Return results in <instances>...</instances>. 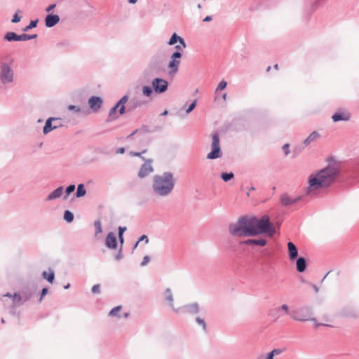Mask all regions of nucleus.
Returning <instances> with one entry per match:
<instances>
[{
  "instance_id": "f257e3e1",
  "label": "nucleus",
  "mask_w": 359,
  "mask_h": 359,
  "mask_svg": "<svg viewBox=\"0 0 359 359\" xmlns=\"http://www.w3.org/2000/svg\"><path fill=\"white\" fill-rule=\"evenodd\" d=\"M339 169V163L331 161L326 168L311 173L307 180L306 194L316 196L320 190L330 187L337 177Z\"/></svg>"
},
{
  "instance_id": "f03ea898",
  "label": "nucleus",
  "mask_w": 359,
  "mask_h": 359,
  "mask_svg": "<svg viewBox=\"0 0 359 359\" xmlns=\"http://www.w3.org/2000/svg\"><path fill=\"white\" fill-rule=\"evenodd\" d=\"M248 221L251 236L261 233H267L272 236L275 233V228L269 222V217L267 215H264L260 219L255 217H248Z\"/></svg>"
},
{
  "instance_id": "7ed1b4c3",
  "label": "nucleus",
  "mask_w": 359,
  "mask_h": 359,
  "mask_svg": "<svg viewBox=\"0 0 359 359\" xmlns=\"http://www.w3.org/2000/svg\"><path fill=\"white\" fill-rule=\"evenodd\" d=\"M177 42H179L180 44L175 46L177 51L170 56L168 65V73L170 75H173L177 72L180 65V58L182 57L180 51H182L186 48V43L184 39L179 36L176 33H174L170 39L168 44L171 46L174 45Z\"/></svg>"
},
{
  "instance_id": "20e7f679",
  "label": "nucleus",
  "mask_w": 359,
  "mask_h": 359,
  "mask_svg": "<svg viewBox=\"0 0 359 359\" xmlns=\"http://www.w3.org/2000/svg\"><path fill=\"white\" fill-rule=\"evenodd\" d=\"M174 185L175 180L172 174L170 172H164L163 175H156L154 178V189L161 196H165L170 194Z\"/></svg>"
},
{
  "instance_id": "39448f33",
  "label": "nucleus",
  "mask_w": 359,
  "mask_h": 359,
  "mask_svg": "<svg viewBox=\"0 0 359 359\" xmlns=\"http://www.w3.org/2000/svg\"><path fill=\"white\" fill-rule=\"evenodd\" d=\"M311 314L312 312L310 308L306 306L301 307L295 310H293L291 312V318L297 321H313L316 323V327H318L320 325L332 327V325L329 323L331 322V320L327 316L325 315L323 318V322L317 323L316 318H312Z\"/></svg>"
},
{
  "instance_id": "423d86ee",
  "label": "nucleus",
  "mask_w": 359,
  "mask_h": 359,
  "mask_svg": "<svg viewBox=\"0 0 359 359\" xmlns=\"http://www.w3.org/2000/svg\"><path fill=\"white\" fill-rule=\"evenodd\" d=\"M248 217L240 218L236 223L229 225V232L234 236H251Z\"/></svg>"
},
{
  "instance_id": "0eeeda50",
  "label": "nucleus",
  "mask_w": 359,
  "mask_h": 359,
  "mask_svg": "<svg viewBox=\"0 0 359 359\" xmlns=\"http://www.w3.org/2000/svg\"><path fill=\"white\" fill-rule=\"evenodd\" d=\"M211 148L212 151L208 154V159H215L222 156V152L219 144V137L217 133H213L211 135Z\"/></svg>"
},
{
  "instance_id": "6e6552de",
  "label": "nucleus",
  "mask_w": 359,
  "mask_h": 359,
  "mask_svg": "<svg viewBox=\"0 0 359 359\" xmlns=\"http://www.w3.org/2000/svg\"><path fill=\"white\" fill-rule=\"evenodd\" d=\"M128 97L127 95L123 96L118 102L111 109L107 121H111L116 119L118 116L117 115V109H118L119 114H123L125 112V104L128 102Z\"/></svg>"
},
{
  "instance_id": "1a4fd4ad",
  "label": "nucleus",
  "mask_w": 359,
  "mask_h": 359,
  "mask_svg": "<svg viewBox=\"0 0 359 359\" xmlns=\"http://www.w3.org/2000/svg\"><path fill=\"white\" fill-rule=\"evenodd\" d=\"M14 79V72L11 67L7 65H2L0 70V81L3 84L12 83Z\"/></svg>"
},
{
  "instance_id": "9d476101",
  "label": "nucleus",
  "mask_w": 359,
  "mask_h": 359,
  "mask_svg": "<svg viewBox=\"0 0 359 359\" xmlns=\"http://www.w3.org/2000/svg\"><path fill=\"white\" fill-rule=\"evenodd\" d=\"M168 86V82L163 79L156 78L152 81V86L154 91L157 93H162L166 91Z\"/></svg>"
},
{
  "instance_id": "9b49d317",
  "label": "nucleus",
  "mask_w": 359,
  "mask_h": 359,
  "mask_svg": "<svg viewBox=\"0 0 359 359\" xmlns=\"http://www.w3.org/2000/svg\"><path fill=\"white\" fill-rule=\"evenodd\" d=\"M154 171L153 167L151 165V161L147 160L145 163L142 165L139 172L138 176L140 178H143L149 175Z\"/></svg>"
},
{
  "instance_id": "f8f14e48",
  "label": "nucleus",
  "mask_w": 359,
  "mask_h": 359,
  "mask_svg": "<svg viewBox=\"0 0 359 359\" xmlns=\"http://www.w3.org/2000/svg\"><path fill=\"white\" fill-rule=\"evenodd\" d=\"M102 104V100L99 97L93 96L88 100L89 107L93 111H97Z\"/></svg>"
},
{
  "instance_id": "ddd939ff",
  "label": "nucleus",
  "mask_w": 359,
  "mask_h": 359,
  "mask_svg": "<svg viewBox=\"0 0 359 359\" xmlns=\"http://www.w3.org/2000/svg\"><path fill=\"white\" fill-rule=\"evenodd\" d=\"M299 198H292L287 194H284L280 196V202L283 205H290L297 203Z\"/></svg>"
},
{
  "instance_id": "4468645a",
  "label": "nucleus",
  "mask_w": 359,
  "mask_h": 359,
  "mask_svg": "<svg viewBox=\"0 0 359 359\" xmlns=\"http://www.w3.org/2000/svg\"><path fill=\"white\" fill-rule=\"evenodd\" d=\"M60 21V18L57 15H48L45 20L46 26L52 27Z\"/></svg>"
},
{
  "instance_id": "2eb2a0df",
  "label": "nucleus",
  "mask_w": 359,
  "mask_h": 359,
  "mask_svg": "<svg viewBox=\"0 0 359 359\" xmlns=\"http://www.w3.org/2000/svg\"><path fill=\"white\" fill-rule=\"evenodd\" d=\"M117 245L116 237L114 233H108L106 238V245L111 249L116 248Z\"/></svg>"
},
{
  "instance_id": "dca6fc26",
  "label": "nucleus",
  "mask_w": 359,
  "mask_h": 359,
  "mask_svg": "<svg viewBox=\"0 0 359 359\" xmlns=\"http://www.w3.org/2000/svg\"><path fill=\"white\" fill-rule=\"evenodd\" d=\"M288 246V251H289V256L290 259H294L297 257L298 252L296 246L292 242H289L287 244Z\"/></svg>"
},
{
  "instance_id": "f3484780",
  "label": "nucleus",
  "mask_w": 359,
  "mask_h": 359,
  "mask_svg": "<svg viewBox=\"0 0 359 359\" xmlns=\"http://www.w3.org/2000/svg\"><path fill=\"white\" fill-rule=\"evenodd\" d=\"M62 193H63V187H60L57 189H56L55 190H54L52 193H50L48 196L47 200L51 201V200L60 198L62 196Z\"/></svg>"
},
{
  "instance_id": "a211bd4d",
  "label": "nucleus",
  "mask_w": 359,
  "mask_h": 359,
  "mask_svg": "<svg viewBox=\"0 0 359 359\" xmlns=\"http://www.w3.org/2000/svg\"><path fill=\"white\" fill-rule=\"evenodd\" d=\"M185 312L191 314H196L199 311V307L197 304H191L184 307Z\"/></svg>"
},
{
  "instance_id": "6ab92c4d",
  "label": "nucleus",
  "mask_w": 359,
  "mask_h": 359,
  "mask_svg": "<svg viewBox=\"0 0 359 359\" xmlns=\"http://www.w3.org/2000/svg\"><path fill=\"white\" fill-rule=\"evenodd\" d=\"M332 118L334 122L339 121H347L349 118V114L336 113L332 116Z\"/></svg>"
},
{
  "instance_id": "aec40b11",
  "label": "nucleus",
  "mask_w": 359,
  "mask_h": 359,
  "mask_svg": "<svg viewBox=\"0 0 359 359\" xmlns=\"http://www.w3.org/2000/svg\"><path fill=\"white\" fill-rule=\"evenodd\" d=\"M53 120H54L53 118H50L46 121V124L43 127V133L44 134H47L48 133L51 131L53 129L57 128L56 126H52L51 122Z\"/></svg>"
},
{
  "instance_id": "412c9836",
  "label": "nucleus",
  "mask_w": 359,
  "mask_h": 359,
  "mask_svg": "<svg viewBox=\"0 0 359 359\" xmlns=\"http://www.w3.org/2000/svg\"><path fill=\"white\" fill-rule=\"evenodd\" d=\"M18 38L19 35L13 32H7L4 36V39L8 41H19Z\"/></svg>"
},
{
  "instance_id": "4be33fe9",
  "label": "nucleus",
  "mask_w": 359,
  "mask_h": 359,
  "mask_svg": "<svg viewBox=\"0 0 359 359\" xmlns=\"http://www.w3.org/2000/svg\"><path fill=\"white\" fill-rule=\"evenodd\" d=\"M165 299L170 302V306L175 309V311H178L180 310V307H175L172 304V296L171 294V291L170 289H167L165 293Z\"/></svg>"
},
{
  "instance_id": "5701e85b",
  "label": "nucleus",
  "mask_w": 359,
  "mask_h": 359,
  "mask_svg": "<svg viewBox=\"0 0 359 359\" xmlns=\"http://www.w3.org/2000/svg\"><path fill=\"white\" fill-rule=\"evenodd\" d=\"M247 244H255L261 246H264L266 243V240L264 239H254V240H248L246 241Z\"/></svg>"
},
{
  "instance_id": "b1692460",
  "label": "nucleus",
  "mask_w": 359,
  "mask_h": 359,
  "mask_svg": "<svg viewBox=\"0 0 359 359\" xmlns=\"http://www.w3.org/2000/svg\"><path fill=\"white\" fill-rule=\"evenodd\" d=\"M319 135L317 132H313L310 135L304 140L306 144H310L311 142L316 140L318 137Z\"/></svg>"
},
{
  "instance_id": "393cba45",
  "label": "nucleus",
  "mask_w": 359,
  "mask_h": 359,
  "mask_svg": "<svg viewBox=\"0 0 359 359\" xmlns=\"http://www.w3.org/2000/svg\"><path fill=\"white\" fill-rule=\"evenodd\" d=\"M306 266V259L303 257H299L297 260V269H305Z\"/></svg>"
},
{
  "instance_id": "a878e982",
  "label": "nucleus",
  "mask_w": 359,
  "mask_h": 359,
  "mask_svg": "<svg viewBox=\"0 0 359 359\" xmlns=\"http://www.w3.org/2000/svg\"><path fill=\"white\" fill-rule=\"evenodd\" d=\"M43 276L50 283H53L55 278L54 273L52 271H50L48 273L44 271L43 273Z\"/></svg>"
},
{
  "instance_id": "bb28decb",
  "label": "nucleus",
  "mask_w": 359,
  "mask_h": 359,
  "mask_svg": "<svg viewBox=\"0 0 359 359\" xmlns=\"http://www.w3.org/2000/svg\"><path fill=\"white\" fill-rule=\"evenodd\" d=\"M86 191L84 188V186L81 184L77 187V191H76V196L77 197H82L86 194Z\"/></svg>"
},
{
  "instance_id": "cd10ccee",
  "label": "nucleus",
  "mask_w": 359,
  "mask_h": 359,
  "mask_svg": "<svg viewBox=\"0 0 359 359\" xmlns=\"http://www.w3.org/2000/svg\"><path fill=\"white\" fill-rule=\"evenodd\" d=\"M153 91H152V89L151 87L149 86H143L142 88V93L147 96V97H149L151 95Z\"/></svg>"
},
{
  "instance_id": "c85d7f7f",
  "label": "nucleus",
  "mask_w": 359,
  "mask_h": 359,
  "mask_svg": "<svg viewBox=\"0 0 359 359\" xmlns=\"http://www.w3.org/2000/svg\"><path fill=\"white\" fill-rule=\"evenodd\" d=\"M64 219L67 222H71L74 219V215L70 211L66 210L64 214Z\"/></svg>"
},
{
  "instance_id": "c756f323",
  "label": "nucleus",
  "mask_w": 359,
  "mask_h": 359,
  "mask_svg": "<svg viewBox=\"0 0 359 359\" xmlns=\"http://www.w3.org/2000/svg\"><path fill=\"white\" fill-rule=\"evenodd\" d=\"M233 172H229V173H222L221 177L222 178V180L224 181V182H228L229 180H231L232 178H233Z\"/></svg>"
},
{
  "instance_id": "7c9ffc66",
  "label": "nucleus",
  "mask_w": 359,
  "mask_h": 359,
  "mask_svg": "<svg viewBox=\"0 0 359 359\" xmlns=\"http://www.w3.org/2000/svg\"><path fill=\"white\" fill-rule=\"evenodd\" d=\"M121 310V306H117L111 309L109 313L110 316H116Z\"/></svg>"
},
{
  "instance_id": "2f4dec72",
  "label": "nucleus",
  "mask_w": 359,
  "mask_h": 359,
  "mask_svg": "<svg viewBox=\"0 0 359 359\" xmlns=\"http://www.w3.org/2000/svg\"><path fill=\"white\" fill-rule=\"evenodd\" d=\"M13 300L15 304H20L23 301V299L19 293H15L13 297Z\"/></svg>"
},
{
  "instance_id": "473e14b6",
  "label": "nucleus",
  "mask_w": 359,
  "mask_h": 359,
  "mask_svg": "<svg viewBox=\"0 0 359 359\" xmlns=\"http://www.w3.org/2000/svg\"><path fill=\"white\" fill-rule=\"evenodd\" d=\"M94 226L95 227V234L102 233V226L101 222L100 221H95L94 223Z\"/></svg>"
},
{
  "instance_id": "72a5a7b5",
  "label": "nucleus",
  "mask_w": 359,
  "mask_h": 359,
  "mask_svg": "<svg viewBox=\"0 0 359 359\" xmlns=\"http://www.w3.org/2000/svg\"><path fill=\"white\" fill-rule=\"evenodd\" d=\"M280 353V351L279 350H278V349H273V351H271L269 353V355H268V356H267L266 359H273L274 355H278V354H279Z\"/></svg>"
},
{
  "instance_id": "f704fd0d",
  "label": "nucleus",
  "mask_w": 359,
  "mask_h": 359,
  "mask_svg": "<svg viewBox=\"0 0 359 359\" xmlns=\"http://www.w3.org/2000/svg\"><path fill=\"white\" fill-rule=\"evenodd\" d=\"M37 20H33V21H31V22L29 23V25L28 26H27L25 28H24V31L25 32H27L28 31L29 29H32V28H34L35 27H36V25H37Z\"/></svg>"
},
{
  "instance_id": "c9c22d12",
  "label": "nucleus",
  "mask_w": 359,
  "mask_h": 359,
  "mask_svg": "<svg viewBox=\"0 0 359 359\" xmlns=\"http://www.w3.org/2000/svg\"><path fill=\"white\" fill-rule=\"evenodd\" d=\"M279 309H281L283 311H284L285 314H290L291 316V312L290 311L289 306L287 304H282Z\"/></svg>"
},
{
  "instance_id": "e433bc0d",
  "label": "nucleus",
  "mask_w": 359,
  "mask_h": 359,
  "mask_svg": "<svg viewBox=\"0 0 359 359\" xmlns=\"http://www.w3.org/2000/svg\"><path fill=\"white\" fill-rule=\"evenodd\" d=\"M196 320L198 325L202 326V327L204 330H206V323L203 319H202L201 318H196Z\"/></svg>"
},
{
  "instance_id": "4c0bfd02",
  "label": "nucleus",
  "mask_w": 359,
  "mask_h": 359,
  "mask_svg": "<svg viewBox=\"0 0 359 359\" xmlns=\"http://www.w3.org/2000/svg\"><path fill=\"white\" fill-rule=\"evenodd\" d=\"M226 86H227V83H226L225 81H222L219 83V85H218V86H217V88L216 90H224V89L226 87Z\"/></svg>"
},
{
  "instance_id": "58836bf2",
  "label": "nucleus",
  "mask_w": 359,
  "mask_h": 359,
  "mask_svg": "<svg viewBox=\"0 0 359 359\" xmlns=\"http://www.w3.org/2000/svg\"><path fill=\"white\" fill-rule=\"evenodd\" d=\"M92 292L95 294L100 293V285L97 284V285H93L92 287Z\"/></svg>"
},
{
  "instance_id": "ea45409f",
  "label": "nucleus",
  "mask_w": 359,
  "mask_h": 359,
  "mask_svg": "<svg viewBox=\"0 0 359 359\" xmlns=\"http://www.w3.org/2000/svg\"><path fill=\"white\" fill-rule=\"evenodd\" d=\"M19 41H27L29 40V35L27 34H22L19 35Z\"/></svg>"
},
{
  "instance_id": "a19ab883",
  "label": "nucleus",
  "mask_w": 359,
  "mask_h": 359,
  "mask_svg": "<svg viewBox=\"0 0 359 359\" xmlns=\"http://www.w3.org/2000/svg\"><path fill=\"white\" fill-rule=\"evenodd\" d=\"M18 12H17L14 16H13V18L12 19V22L13 23H17L18 22L20 21V19H21V17L18 15Z\"/></svg>"
},
{
  "instance_id": "79ce46f5",
  "label": "nucleus",
  "mask_w": 359,
  "mask_h": 359,
  "mask_svg": "<svg viewBox=\"0 0 359 359\" xmlns=\"http://www.w3.org/2000/svg\"><path fill=\"white\" fill-rule=\"evenodd\" d=\"M126 230V228H122V227H119L118 229V236H119V239L121 241V243H123V231Z\"/></svg>"
},
{
  "instance_id": "37998d69",
  "label": "nucleus",
  "mask_w": 359,
  "mask_h": 359,
  "mask_svg": "<svg viewBox=\"0 0 359 359\" xmlns=\"http://www.w3.org/2000/svg\"><path fill=\"white\" fill-rule=\"evenodd\" d=\"M150 257L149 256H145L144 258H143V260L142 262V264L141 265L142 266L147 265L149 262H150Z\"/></svg>"
},
{
  "instance_id": "c03bdc74",
  "label": "nucleus",
  "mask_w": 359,
  "mask_h": 359,
  "mask_svg": "<svg viewBox=\"0 0 359 359\" xmlns=\"http://www.w3.org/2000/svg\"><path fill=\"white\" fill-rule=\"evenodd\" d=\"M74 189H75V186L74 185H69L66 189L67 194L69 195L70 193L73 192L74 191Z\"/></svg>"
},
{
  "instance_id": "a18cd8bd",
  "label": "nucleus",
  "mask_w": 359,
  "mask_h": 359,
  "mask_svg": "<svg viewBox=\"0 0 359 359\" xmlns=\"http://www.w3.org/2000/svg\"><path fill=\"white\" fill-rule=\"evenodd\" d=\"M196 101H194V102H192V103L189 105V108L187 109V114L190 113V112H191V111L195 108V107H196Z\"/></svg>"
},
{
  "instance_id": "49530a36",
  "label": "nucleus",
  "mask_w": 359,
  "mask_h": 359,
  "mask_svg": "<svg viewBox=\"0 0 359 359\" xmlns=\"http://www.w3.org/2000/svg\"><path fill=\"white\" fill-rule=\"evenodd\" d=\"M289 147H290L289 144H285L283 147V150L284 151V152L286 155H287L290 153Z\"/></svg>"
},
{
  "instance_id": "de8ad7c7",
  "label": "nucleus",
  "mask_w": 359,
  "mask_h": 359,
  "mask_svg": "<svg viewBox=\"0 0 359 359\" xmlns=\"http://www.w3.org/2000/svg\"><path fill=\"white\" fill-rule=\"evenodd\" d=\"M145 241V242H146V243H148V242H149V239H148V238H147L146 236L143 235V236H142L140 238L139 241H138L137 242V243H136V245H138V243H139L140 241Z\"/></svg>"
},
{
  "instance_id": "09e8293b",
  "label": "nucleus",
  "mask_w": 359,
  "mask_h": 359,
  "mask_svg": "<svg viewBox=\"0 0 359 359\" xmlns=\"http://www.w3.org/2000/svg\"><path fill=\"white\" fill-rule=\"evenodd\" d=\"M47 292H48V290H47L46 288H43V289L42 290V292H41V297L40 300H41V299L43 298V296H45V295L46 294Z\"/></svg>"
},
{
  "instance_id": "8fccbe9b",
  "label": "nucleus",
  "mask_w": 359,
  "mask_h": 359,
  "mask_svg": "<svg viewBox=\"0 0 359 359\" xmlns=\"http://www.w3.org/2000/svg\"><path fill=\"white\" fill-rule=\"evenodd\" d=\"M55 7V4H53V5H50L46 9V11L47 12H50L52 9H53Z\"/></svg>"
},
{
  "instance_id": "3c124183",
  "label": "nucleus",
  "mask_w": 359,
  "mask_h": 359,
  "mask_svg": "<svg viewBox=\"0 0 359 359\" xmlns=\"http://www.w3.org/2000/svg\"><path fill=\"white\" fill-rule=\"evenodd\" d=\"M144 152H146V149L142 151V153H144ZM141 154H142V152L141 153L131 152V155L134 156H140Z\"/></svg>"
},
{
  "instance_id": "603ef678",
  "label": "nucleus",
  "mask_w": 359,
  "mask_h": 359,
  "mask_svg": "<svg viewBox=\"0 0 359 359\" xmlns=\"http://www.w3.org/2000/svg\"><path fill=\"white\" fill-rule=\"evenodd\" d=\"M212 20L211 16H207L203 19V22H209Z\"/></svg>"
},
{
  "instance_id": "864d4df0",
  "label": "nucleus",
  "mask_w": 359,
  "mask_h": 359,
  "mask_svg": "<svg viewBox=\"0 0 359 359\" xmlns=\"http://www.w3.org/2000/svg\"><path fill=\"white\" fill-rule=\"evenodd\" d=\"M3 297H8L10 298H13V295H12L11 293H7V294L3 295Z\"/></svg>"
},
{
  "instance_id": "5fc2aeb1",
  "label": "nucleus",
  "mask_w": 359,
  "mask_h": 359,
  "mask_svg": "<svg viewBox=\"0 0 359 359\" xmlns=\"http://www.w3.org/2000/svg\"><path fill=\"white\" fill-rule=\"evenodd\" d=\"M36 36H37V35H36V34L29 35V40H30V39H35V38H36Z\"/></svg>"
},
{
  "instance_id": "6e6d98bb",
  "label": "nucleus",
  "mask_w": 359,
  "mask_h": 359,
  "mask_svg": "<svg viewBox=\"0 0 359 359\" xmlns=\"http://www.w3.org/2000/svg\"><path fill=\"white\" fill-rule=\"evenodd\" d=\"M125 149L123 148H120L118 150V153L123 154L124 152Z\"/></svg>"
},
{
  "instance_id": "4d7b16f0",
  "label": "nucleus",
  "mask_w": 359,
  "mask_h": 359,
  "mask_svg": "<svg viewBox=\"0 0 359 359\" xmlns=\"http://www.w3.org/2000/svg\"><path fill=\"white\" fill-rule=\"evenodd\" d=\"M75 108H76V107H75V106H73V105H69V106L68 107V109H70V110H73V109H74Z\"/></svg>"
},
{
  "instance_id": "13d9d810",
  "label": "nucleus",
  "mask_w": 359,
  "mask_h": 359,
  "mask_svg": "<svg viewBox=\"0 0 359 359\" xmlns=\"http://www.w3.org/2000/svg\"><path fill=\"white\" fill-rule=\"evenodd\" d=\"M137 1V0H128V2L130 4H135Z\"/></svg>"
},
{
  "instance_id": "bf43d9fd",
  "label": "nucleus",
  "mask_w": 359,
  "mask_h": 359,
  "mask_svg": "<svg viewBox=\"0 0 359 359\" xmlns=\"http://www.w3.org/2000/svg\"><path fill=\"white\" fill-rule=\"evenodd\" d=\"M274 69H276V70L278 69V64L274 65Z\"/></svg>"
},
{
  "instance_id": "052dcab7",
  "label": "nucleus",
  "mask_w": 359,
  "mask_h": 359,
  "mask_svg": "<svg viewBox=\"0 0 359 359\" xmlns=\"http://www.w3.org/2000/svg\"><path fill=\"white\" fill-rule=\"evenodd\" d=\"M223 99H224V100H226V93L223 95Z\"/></svg>"
},
{
  "instance_id": "680f3d73",
  "label": "nucleus",
  "mask_w": 359,
  "mask_h": 359,
  "mask_svg": "<svg viewBox=\"0 0 359 359\" xmlns=\"http://www.w3.org/2000/svg\"><path fill=\"white\" fill-rule=\"evenodd\" d=\"M270 69H271V67L269 66V67H268V68H267V69H266V72H269V71H270Z\"/></svg>"
},
{
  "instance_id": "e2e57ef3",
  "label": "nucleus",
  "mask_w": 359,
  "mask_h": 359,
  "mask_svg": "<svg viewBox=\"0 0 359 359\" xmlns=\"http://www.w3.org/2000/svg\"><path fill=\"white\" fill-rule=\"evenodd\" d=\"M139 133H140V132H139L138 130H136L134 134H139Z\"/></svg>"
},
{
  "instance_id": "0e129e2a",
  "label": "nucleus",
  "mask_w": 359,
  "mask_h": 359,
  "mask_svg": "<svg viewBox=\"0 0 359 359\" xmlns=\"http://www.w3.org/2000/svg\"><path fill=\"white\" fill-rule=\"evenodd\" d=\"M168 111H165L163 113V115H165V114H167Z\"/></svg>"
},
{
  "instance_id": "69168bd1",
  "label": "nucleus",
  "mask_w": 359,
  "mask_h": 359,
  "mask_svg": "<svg viewBox=\"0 0 359 359\" xmlns=\"http://www.w3.org/2000/svg\"><path fill=\"white\" fill-rule=\"evenodd\" d=\"M327 275H328V273H327L325 276H324V278H323V280H325V278H326V276H327Z\"/></svg>"
},
{
  "instance_id": "338daca9",
  "label": "nucleus",
  "mask_w": 359,
  "mask_h": 359,
  "mask_svg": "<svg viewBox=\"0 0 359 359\" xmlns=\"http://www.w3.org/2000/svg\"><path fill=\"white\" fill-rule=\"evenodd\" d=\"M327 275H328V273H327L325 276H324V278H323V280H325V278H326V276H327Z\"/></svg>"
},
{
  "instance_id": "774afa93",
  "label": "nucleus",
  "mask_w": 359,
  "mask_h": 359,
  "mask_svg": "<svg viewBox=\"0 0 359 359\" xmlns=\"http://www.w3.org/2000/svg\"><path fill=\"white\" fill-rule=\"evenodd\" d=\"M198 8L199 9H200V8H201V4H198Z\"/></svg>"
}]
</instances>
